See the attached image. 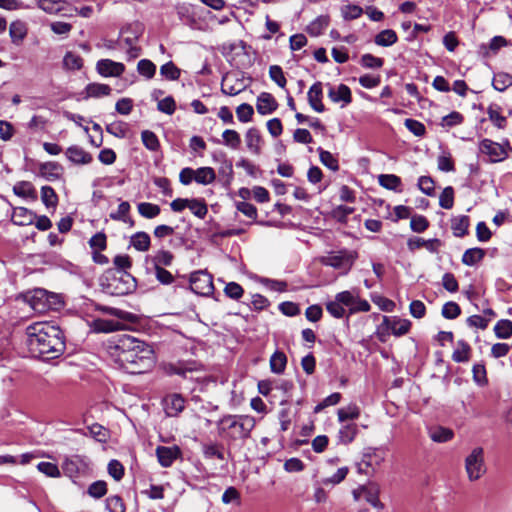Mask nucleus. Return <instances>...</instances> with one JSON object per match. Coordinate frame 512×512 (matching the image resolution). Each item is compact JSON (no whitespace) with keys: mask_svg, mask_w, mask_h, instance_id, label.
<instances>
[{"mask_svg":"<svg viewBox=\"0 0 512 512\" xmlns=\"http://www.w3.org/2000/svg\"><path fill=\"white\" fill-rule=\"evenodd\" d=\"M106 350L111 360L130 374L145 373L155 364L153 348L128 334L112 337L107 342Z\"/></svg>","mask_w":512,"mask_h":512,"instance_id":"nucleus-1","label":"nucleus"},{"mask_svg":"<svg viewBox=\"0 0 512 512\" xmlns=\"http://www.w3.org/2000/svg\"><path fill=\"white\" fill-rule=\"evenodd\" d=\"M28 347L34 357L43 360L58 358L65 351L62 330L48 322H40L27 328Z\"/></svg>","mask_w":512,"mask_h":512,"instance_id":"nucleus-2","label":"nucleus"},{"mask_svg":"<svg viewBox=\"0 0 512 512\" xmlns=\"http://www.w3.org/2000/svg\"><path fill=\"white\" fill-rule=\"evenodd\" d=\"M255 424L254 417L249 415H226L218 421L217 426L220 435L230 440H245L250 437Z\"/></svg>","mask_w":512,"mask_h":512,"instance_id":"nucleus-3","label":"nucleus"},{"mask_svg":"<svg viewBox=\"0 0 512 512\" xmlns=\"http://www.w3.org/2000/svg\"><path fill=\"white\" fill-rule=\"evenodd\" d=\"M410 327L411 322L407 319L383 316L382 323L377 326L375 334L380 342L385 343L391 334L396 337L403 336L409 332Z\"/></svg>","mask_w":512,"mask_h":512,"instance_id":"nucleus-4","label":"nucleus"},{"mask_svg":"<svg viewBox=\"0 0 512 512\" xmlns=\"http://www.w3.org/2000/svg\"><path fill=\"white\" fill-rule=\"evenodd\" d=\"M465 471L470 481L479 480L486 473L484 449L475 447L465 458Z\"/></svg>","mask_w":512,"mask_h":512,"instance_id":"nucleus-5","label":"nucleus"},{"mask_svg":"<svg viewBox=\"0 0 512 512\" xmlns=\"http://www.w3.org/2000/svg\"><path fill=\"white\" fill-rule=\"evenodd\" d=\"M136 288L135 278L127 273L117 271L107 284V290L113 295H126Z\"/></svg>","mask_w":512,"mask_h":512,"instance_id":"nucleus-6","label":"nucleus"},{"mask_svg":"<svg viewBox=\"0 0 512 512\" xmlns=\"http://www.w3.org/2000/svg\"><path fill=\"white\" fill-rule=\"evenodd\" d=\"M509 144H500L490 139H483L479 143V151L482 155L487 157V161L491 163H498L504 161L508 157Z\"/></svg>","mask_w":512,"mask_h":512,"instance_id":"nucleus-7","label":"nucleus"},{"mask_svg":"<svg viewBox=\"0 0 512 512\" xmlns=\"http://www.w3.org/2000/svg\"><path fill=\"white\" fill-rule=\"evenodd\" d=\"M189 282L190 289L198 295L207 296L214 290L212 275L203 270L191 273Z\"/></svg>","mask_w":512,"mask_h":512,"instance_id":"nucleus-8","label":"nucleus"},{"mask_svg":"<svg viewBox=\"0 0 512 512\" xmlns=\"http://www.w3.org/2000/svg\"><path fill=\"white\" fill-rule=\"evenodd\" d=\"M86 467H88L86 461L80 456L67 457L62 463L63 473L74 482L85 472Z\"/></svg>","mask_w":512,"mask_h":512,"instance_id":"nucleus-9","label":"nucleus"},{"mask_svg":"<svg viewBox=\"0 0 512 512\" xmlns=\"http://www.w3.org/2000/svg\"><path fill=\"white\" fill-rule=\"evenodd\" d=\"M203 365L197 361H179L175 364H170L167 368L168 374L179 375L183 378H189V374H193L195 372H202ZM190 378H192L190 376Z\"/></svg>","mask_w":512,"mask_h":512,"instance_id":"nucleus-10","label":"nucleus"},{"mask_svg":"<svg viewBox=\"0 0 512 512\" xmlns=\"http://www.w3.org/2000/svg\"><path fill=\"white\" fill-rule=\"evenodd\" d=\"M155 453L159 464L164 468L171 467L174 461L182 456V451L177 445L158 446Z\"/></svg>","mask_w":512,"mask_h":512,"instance_id":"nucleus-11","label":"nucleus"},{"mask_svg":"<svg viewBox=\"0 0 512 512\" xmlns=\"http://www.w3.org/2000/svg\"><path fill=\"white\" fill-rule=\"evenodd\" d=\"M96 70L104 77H118L125 71V66L110 59H101L96 64Z\"/></svg>","mask_w":512,"mask_h":512,"instance_id":"nucleus-12","label":"nucleus"},{"mask_svg":"<svg viewBox=\"0 0 512 512\" xmlns=\"http://www.w3.org/2000/svg\"><path fill=\"white\" fill-rule=\"evenodd\" d=\"M246 88L242 79H239L234 74H227L223 77L221 83V91L225 95L235 96L241 93Z\"/></svg>","mask_w":512,"mask_h":512,"instance_id":"nucleus-13","label":"nucleus"},{"mask_svg":"<svg viewBox=\"0 0 512 512\" xmlns=\"http://www.w3.org/2000/svg\"><path fill=\"white\" fill-rule=\"evenodd\" d=\"M384 461V452L377 448H367L363 454L362 462L358 464L359 473H367L362 465L374 468L379 466Z\"/></svg>","mask_w":512,"mask_h":512,"instance_id":"nucleus-14","label":"nucleus"},{"mask_svg":"<svg viewBox=\"0 0 512 512\" xmlns=\"http://www.w3.org/2000/svg\"><path fill=\"white\" fill-rule=\"evenodd\" d=\"M63 168L57 162H44L39 165L38 176L47 181L59 180L62 176Z\"/></svg>","mask_w":512,"mask_h":512,"instance_id":"nucleus-15","label":"nucleus"},{"mask_svg":"<svg viewBox=\"0 0 512 512\" xmlns=\"http://www.w3.org/2000/svg\"><path fill=\"white\" fill-rule=\"evenodd\" d=\"M322 263L326 266L339 269L346 274L352 267L353 261L347 255H329L322 258Z\"/></svg>","mask_w":512,"mask_h":512,"instance_id":"nucleus-16","label":"nucleus"},{"mask_svg":"<svg viewBox=\"0 0 512 512\" xmlns=\"http://www.w3.org/2000/svg\"><path fill=\"white\" fill-rule=\"evenodd\" d=\"M65 154L69 161L77 165H86L91 163L93 160L90 153L77 145L68 147Z\"/></svg>","mask_w":512,"mask_h":512,"instance_id":"nucleus-17","label":"nucleus"},{"mask_svg":"<svg viewBox=\"0 0 512 512\" xmlns=\"http://www.w3.org/2000/svg\"><path fill=\"white\" fill-rule=\"evenodd\" d=\"M328 97L334 103L343 102V106L350 104L352 101L351 90L345 84H340L337 87L331 86L328 91Z\"/></svg>","mask_w":512,"mask_h":512,"instance_id":"nucleus-18","label":"nucleus"},{"mask_svg":"<svg viewBox=\"0 0 512 512\" xmlns=\"http://www.w3.org/2000/svg\"><path fill=\"white\" fill-rule=\"evenodd\" d=\"M185 408V400L180 394H172L165 399V412L169 417L178 416Z\"/></svg>","mask_w":512,"mask_h":512,"instance_id":"nucleus-19","label":"nucleus"},{"mask_svg":"<svg viewBox=\"0 0 512 512\" xmlns=\"http://www.w3.org/2000/svg\"><path fill=\"white\" fill-rule=\"evenodd\" d=\"M307 96H308L309 105L311 106V108L313 110H315L318 113H321L325 110V107L322 103L323 91H322V83L321 82L314 83L310 87Z\"/></svg>","mask_w":512,"mask_h":512,"instance_id":"nucleus-20","label":"nucleus"},{"mask_svg":"<svg viewBox=\"0 0 512 512\" xmlns=\"http://www.w3.org/2000/svg\"><path fill=\"white\" fill-rule=\"evenodd\" d=\"M407 245L411 251L425 247L429 252L437 253L439 248L441 247L442 243L437 238L425 240L420 237H415V238H410L408 240Z\"/></svg>","mask_w":512,"mask_h":512,"instance_id":"nucleus-21","label":"nucleus"},{"mask_svg":"<svg viewBox=\"0 0 512 512\" xmlns=\"http://www.w3.org/2000/svg\"><path fill=\"white\" fill-rule=\"evenodd\" d=\"M277 102L275 98L269 93H261L257 98L256 108L259 114H271L277 109Z\"/></svg>","mask_w":512,"mask_h":512,"instance_id":"nucleus-22","label":"nucleus"},{"mask_svg":"<svg viewBox=\"0 0 512 512\" xmlns=\"http://www.w3.org/2000/svg\"><path fill=\"white\" fill-rule=\"evenodd\" d=\"M36 215L25 207L14 208L12 222L18 226H27L33 224Z\"/></svg>","mask_w":512,"mask_h":512,"instance_id":"nucleus-23","label":"nucleus"},{"mask_svg":"<svg viewBox=\"0 0 512 512\" xmlns=\"http://www.w3.org/2000/svg\"><path fill=\"white\" fill-rule=\"evenodd\" d=\"M471 352V346L465 340H459L452 353V360L456 363H466L471 358Z\"/></svg>","mask_w":512,"mask_h":512,"instance_id":"nucleus-24","label":"nucleus"},{"mask_svg":"<svg viewBox=\"0 0 512 512\" xmlns=\"http://www.w3.org/2000/svg\"><path fill=\"white\" fill-rule=\"evenodd\" d=\"M330 18L328 15H320L314 19L306 28L309 35L317 37L328 27Z\"/></svg>","mask_w":512,"mask_h":512,"instance_id":"nucleus-25","label":"nucleus"},{"mask_svg":"<svg viewBox=\"0 0 512 512\" xmlns=\"http://www.w3.org/2000/svg\"><path fill=\"white\" fill-rule=\"evenodd\" d=\"M131 206L128 201H122L117 211L110 213V218L115 221H121L124 223H128L130 226L134 225V221L129 217Z\"/></svg>","mask_w":512,"mask_h":512,"instance_id":"nucleus-26","label":"nucleus"},{"mask_svg":"<svg viewBox=\"0 0 512 512\" xmlns=\"http://www.w3.org/2000/svg\"><path fill=\"white\" fill-rule=\"evenodd\" d=\"M469 224V217L466 215L454 217L451 220V229L453 231V235L456 237L465 236L468 233Z\"/></svg>","mask_w":512,"mask_h":512,"instance_id":"nucleus-27","label":"nucleus"},{"mask_svg":"<svg viewBox=\"0 0 512 512\" xmlns=\"http://www.w3.org/2000/svg\"><path fill=\"white\" fill-rule=\"evenodd\" d=\"M368 503L377 509H382L383 504L379 500V488L376 484H369L361 488Z\"/></svg>","mask_w":512,"mask_h":512,"instance_id":"nucleus-28","label":"nucleus"},{"mask_svg":"<svg viewBox=\"0 0 512 512\" xmlns=\"http://www.w3.org/2000/svg\"><path fill=\"white\" fill-rule=\"evenodd\" d=\"M151 239L148 233L140 231L131 236L130 244L140 252H145L150 248Z\"/></svg>","mask_w":512,"mask_h":512,"instance_id":"nucleus-29","label":"nucleus"},{"mask_svg":"<svg viewBox=\"0 0 512 512\" xmlns=\"http://www.w3.org/2000/svg\"><path fill=\"white\" fill-rule=\"evenodd\" d=\"M429 436L434 442L445 443L453 439L454 432L450 428L438 426L429 430Z\"/></svg>","mask_w":512,"mask_h":512,"instance_id":"nucleus-30","label":"nucleus"},{"mask_svg":"<svg viewBox=\"0 0 512 512\" xmlns=\"http://www.w3.org/2000/svg\"><path fill=\"white\" fill-rule=\"evenodd\" d=\"M397 41H398V36H397L396 32L392 29L382 30L374 38L375 44L378 46H381V47L392 46Z\"/></svg>","mask_w":512,"mask_h":512,"instance_id":"nucleus-31","label":"nucleus"},{"mask_svg":"<svg viewBox=\"0 0 512 512\" xmlns=\"http://www.w3.org/2000/svg\"><path fill=\"white\" fill-rule=\"evenodd\" d=\"M15 195L22 198L36 199L37 194L33 184L29 181H19L13 187Z\"/></svg>","mask_w":512,"mask_h":512,"instance_id":"nucleus-32","label":"nucleus"},{"mask_svg":"<svg viewBox=\"0 0 512 512\" xmlns=\"http://www.w3.org/2000/svg\"><path fill=\"white\" fill-rule=\"evenodd\" d=\"M86 97L99 98L110 95L112 89L107 84L90 83L85 88Z\"/></svg>","mask_w":512,"mask_h":512,"instance_id":"nucleus-33","label":"nucleus"},{"mask_svg":"<svg viewBox=\"0 0 512 512\" xmlns=\"http://www.w3.org/2000/svg\"><path fill=\"white\" fill-rule=\"evenodd\" d=\"M65 0H38V7L48 14H58L64 9Z\"/></svg>","mask_w":512,"mask_h":512,"instance_id":"nucleus-34","label":"nucleus"},{"mask_svg":"<svg viewBox=\"0 0 512 512\" xmlns=\"http://www.w3.org/2000/svg\"><path fill=\"white\" fill-rule=\"evenodd\" d=\"M216 173L211 167H200L195 170V182L202 185H208L214 182Z\"/></svg>","mask_w":512,"mask_h":512,"instance_id":"nucleus-35","label":"nucleus"},{"mask_svg":"<svg viewBox=\"0 0 512 512\" xmlns=\"http://www.w3.org/2000/svg\"><path fill=\"white\" fill-rule=\"evenodd\" d=\"M247 148L254 154L260 153L261 136L256 128H250L245 135Z\"/></svg>","mask_w":512,"mask_h":512,"instance_id":"nucleus-36","label":"nucleus"},{"mask_svg":"<svg viewBox=\"0 0 512 512\" xmlns=\"http://www.w3.org/2000/svg\"><path fill=\"white\" fill-rule=\"evenodd\" d=\"M187 208L200 219H204L208 213L207 204L203 199H188Z\"/></svg>","mask_w":512,"mask_h":512,"instance_id":"nucleus-37","label":"nucleus"},{"mask_svg":"<svg viewBox=\"0 0 512 512\" xmlns=\"http://www.w3.org/2000/svg\"><path fill=\"white\" fill-rule=\"evenodd\" d=\"M138 213L146 219L156 218L160 212L161 208L159 205L150 203V202H141L137 205Z\"/></svg>","mask_w":512,"mask_h":512,"instance_id":"nucleus-38","label":"nucleus"},{"mask_svg":"<svg viewBox=\"0 0 512 512\" xmlns=\"http://www.w3.org/2000/svg\"><path fill=\"white\" fill-rule=\"evenodd\" d=\"M484 256L485 251L482 248H470L464 252L462 262L467 266H473L480 262Z\"/></svg>","mask_w":512,"mask_h":512,"instance_id":"nucleus-39","label":"nucleus"},{"mask_svg":"<svg viewBox=\"0 0 512 512\" xmlns=\"http://www.w3.org/2000/svg\"><path fill=\"white\" fill-rule=\"evenodd\" d=\"M287 357L283 352L276 351L270 358V368L275 374H282L286 368Z\"/></svg>","mask_w":512,"mask_h":512,"instance_id":"nucleus-40","label":"nucleus"},{"mask_svg":"<svg viewBox=\"0 0 512 512\" xmlns=\"http://www.w3.org/2000/svg\"><path fill=\"white\" fill-rule=\"evenodd\" d=\"M41 200L47 209H55L58 204V196L51 186L41 188Z\"/></svg>","mask_w":512,"mask_h":512,"instance_id":"nucleus-41","label":"nucleus"},{"mask_svg":"<svg viewBox=\"0 0 512 512\" xmlns=\"http://www.w3.org/2000/svg\"><path fill=\"white\" fill-rule=\"evenodd\" d=\"M358 432V428L356 424H346L343 425L338 432V440L342 444L351 443L356 434Z\"/></svg>","mask_w":512,"mask_h":512,"instance_id":"nucleus-42","label":"nucleus"},{"mask_svg":"<svg viewBox=\"0 0 512 512\" xmlns=\"http://www.w3.org/2000/svg\"><path fill=\"white\" fill-rule=\"evenodd\" d=\"M494 332L499 339H509L512 336V321L508 319L499 320L494 326Z\"/></svg>","mask_w":512,"mask_h":512,"instance_id":"nucleus-43","label":"nucleus"},{"mask_svg":"<svg viewBox=\"0 0 512 512\" xmlns=\"http://www.w3.org/2000/svg\"><path fill=\"white\" fill-rule=\"evenodd\" d=\"M9 34L13 43H19L27 34L26 26L21 21H15L10 24Z\"/></svg>","mask_w":512,"mask_h":512,"instance_id":"nucleus-44","label":"nucleus"},{"mask_svg":"<svg viewBox=\"0 0 512 512\" xmlns=\"http://www.w3.org/2000/svg\"><path fill=\"white\" fill-rule=\"evenodd\" d=\"M337 415L340 422L355 420L360 416V409L356 404H349L346 407L340 408Z\"/></svg>","mask_w":512,"mask_h":512,"instance_id":"nucleus-45","label":"nucleus"},{"mask_svg":"<svg viewBox=\"0 0 512 512\" xmlns=\"http://www.w3.org/2000/svg\"><path fill=\"white\" fill-rule=\"evenodd\" d=\"M492 85L497 91L503 92L512 86V75L505 72L496 73L493 77Z\"/></svg>","mask_w":512,"mask_h":512,"instance_id":"nucleus-46","label":"nucleus"},{"mask_svg":"<svg viewBox=\"0 0 512 512\" xmlns=\"http://www.w3.org/2000/svg\"><path fill=\"white\" fill-rule=\"evenodd\" d=\"M317 151L319 153L320 161L324 166H326L328 169L334 172L339 170L338 159L332 153L324 150L321 147H319Z\"/></svg>","mask_w":512,"mask_h":512,"instance_id":"nucleus-47","label":"nucleus"},{"mask_svg":"<svg viewBox=\"0 0 512 512\" xmlns=\"http://www.w3.org/2000/svg\"><path fill=\"white\" fill-rule=\"evenodd\" d=\"M174 259L173 254L168 250H158L152 257L153 267L170 266Z\"/></svg>","mask_w":512,"mask_h":512,"instance_id":"nucleus-48","label":"nucleus"},{"mask_svg":"<svg viewBox=\"0 0 512 512\" xmlns=\"http://www.w3.org/2000/svg\"><path fill=\"white\" fill-rule=\"evenodd\" d=\"M378 182L382 187L393 191L398 190L401 185L400 177L394 174H381L378 177Z\"/></svg>","mask_w":512,"mask_h":512,"instance_id":"nucleus-49","label":"nucleus"},{"mask_svg":"<svg viewBox=\"0 0 512 512\" xmlns=\"http://www.w3.org/2000/svg\"><path fill=\"white\" fill-rule=\"evenodd\" d=\"M120 324L113 320L96 319L93 321L92 327L96 332L109 333L117 330Z\"/></svg>","mask_w":512,"mask_h":512,"instance_id":"nucleus-50","label":"nucleus"},{"mask_svg":"<svg viewBox=\"0 0 512 512\" xmlns=\"http://www.w3.org/2000/svg\"><path fill=\"white\" fill-rule=\"evenodd\" d=\"M160 74L167 80L175 81L180 78L181 70L172 61H169L160 67Z\"/></svg>","mask_w":512,"mask_h":512,"instance_id":"nucleus-51","label":"nucleus"},{"mask_svg":"<svg viewBox=\"0 0 512 512\" xmlns=\"http://www.w3.org/2000/svg\"><path fill=\"white\" fill-rule=\"evenodd\" d=\"M106 131L117 138H125L128 133V124L123 121H115L106 126Z\"/></svg>","mask_w":512,"mask_h":512,"instance_id":"nucleus-52","label":"nucleus"},{"mask_svg":"<svg viewBox=\"0 0 512 512\" xmlns=\"http://www.w3.org/2000/svg\"><path fill=\"white\" fill-rule=\"evenodd\" d=\"M137 71L147 79H152L156 73V65L148 59H142L137 64Z\"/></svg>","mask_w":512,"mask_h":512,"instance_id":"nucleus-53","label":"nucleus"},{"mask_svg":"<svg viewBox=\"0 0 512 512\" xmlns=\"http://www.w3.org/2000/svg\"><path fill=\"white\" fill-rule=\"evenodd\" d=\"M63 65L69 70H79L83 66V59L76 53L67 52L63 58Z\"/></svg>","mask_w":512,"mask_h":512,"instance_id":"nucleus-54","label":"nucleus"},{"mask_svg":"<svg viewBox=\"0 0 512 512\" xmlns=\"http://www.w3.org/2000/svg\"><path fill=\"white\" fill-rule=\"evenodd\" d=\"M141 139H142L143 145L151 151H156L160 147L158 137L156 136V134L154 132H152L150 130L142 131Z\"/></svg>","mask_w":512,"mask_h":512,"instance_id":"nucleus-55","label":"nucleus"},{"mask_svg":"<svg viewBox=\"0 0 512 512\" xmlns=\"http://www.w3.org/2000/svg\"><path fill=\"white\" fill-rule=\"evenodd\" d=\"M223 143L232 149H237L241 144V138L237 131L227 129L222 134Z\"/></svg>","mask_w":512,"mask_h":512,"instance_id":"nucleus-56","label":"nucleus"},{"mask_svg":"<svg viewBox=\"0 0 512 512\" xmlns=\"http://www.w3.org/2000/svg\"><path fill=\"white\" fill-rule=\"evenodd\" d=\"M360 64L364 68L379 69L383 66L384 60L372 54L366 53L361 56Z\"/></svg>","mask_w":512,"mask_h":512,"instance_id":"nucleus-57","label":"nucleus"},{"mask_svg":"<svg viewBox=\"0 0 512 512\" xmlns=\"http://www.w3.org/2000/svg\"><path fill=\"white\" fill-rule=\"evenodd\" d=\"M439 205L444 209H451L454 205V189L448 186L443 189L439 196Z\"/></svg>","mask_w":512,"mask_h":512,"instance_id":"nucleus-58","label":"nucleus"},{"mask_svg":"<svg viewBox=\"0 0 512 512\" xmlns=\"http://www.w3.org/2000/svg\"><path fill=\"white\" fill-rule=\"evenodd\" d=\"M441 314L444 318L452 320L461 314V308L456 302L449 301L443 305Z\"/></svg>","mask_w":512,"mask_h":512,"instance_id":"nucleus-59","label":"nucleus"},{"mask_svg":"<svg viewBox=\"0 0 512 512\" xmlns=\"http://www.w3.org/2000/svg\"><path fill=\"white\" fill-rule=\"evenodd\" d=\"M438 169L443 172H453L455 170L454 161L450 153L444 152L438 156L437 159Z\"/></svg>","mask_w":512,"mask_h":512,"instance_id":"nucleus-60","label":"nucleus"},{"mask_svg":"<svg viewBox=\"0 0 512 512\" xmlns=\"http://www.w3.org/2000/svg\"><path fill=\"white\" fill-rule=\"evenodd\" d=\"M106 493L107 484L102 480L93 482L88 488V494L95 499L102 498Z\"/></svg>","mask_w":512,"mask_h":512,"instance_id":"nucleus-61","label":"nucleus"},{"mask_svg":"<svg viewBox=\"0 0 512 512\" xmlns=\"http://www.w3.org/2000/svg\"><path fill=\"white\" fill-rule=\"evenodd\" d=\"M37 469L47 477L58 478L61 476L58 466L51 462H40Z\"/></svg>","mask_w":512,"mask_h":512,"instance_id":"nucleus-62","label":"nucleus"},{"mask_svg":"<svg viewBox=\"0 0 512 512\" xmlns=\"http://www.w3.org/2000/svg\"><path fill=\"white\" fill-rule=\"evenodd\" d=\"M254 109L250 104L243 103L236 109V115L240 122L247 123L251 121Z\"/></svg>","mask_w":512,"mask_h":512,"instance_id":"nucleus-63","label":"nucleus"},{"mask_svg":"<svg viewBox=\"0 0 512 512\" xmlns=\"http://www.w3.org/2000/svg\"><path fill=\"white\" fill-rule=\"evenodd\" d=\"M106 507L109 512H125V505L120 496L114 495L106 499Z\"/></svg>","mask_w":512,"mask_h":512,"instance_id":"nucleus-64","label":"nucleus"}]
</instances>
